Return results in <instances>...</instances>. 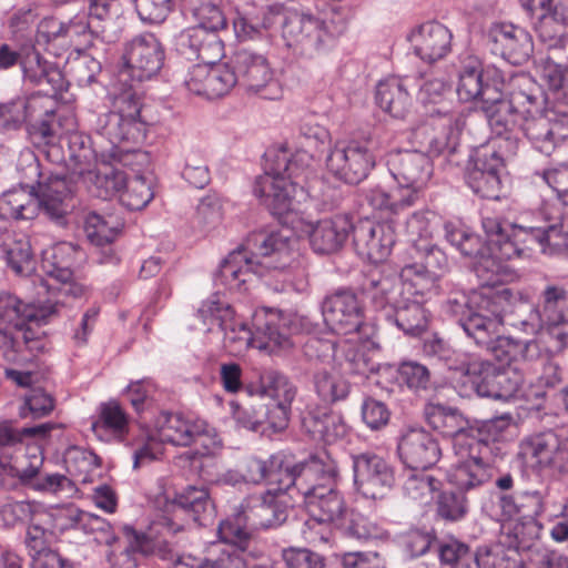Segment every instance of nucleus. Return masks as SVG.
<instances>
[{"label": "nucleus", "instance_id": "nucleus-16", "mask_svg": "<svg viewBox=\"0 0 568 568\" xmlns=\"http://www.w3.org/2000/svg\"><path fill=\"white\" fill-rule=\"evenodd\" d=\"M375 166V156L361 141H339L326 158V168L336 179L347 184L364 181Z\"/></svg>", "mask_w": 568, "mask_h": 568}, {"label": "nucleus", "instance_id": "nucleus-58", "mask_svg": "<svg viewBox=\"0 0 568 568\" xmlns=\"http://www.w3.org/2000/svg\"><path fill=\"white\" fill-rule=\"evenodd\" d=\"M366 200L373 209L386 210L392 213H398L415 204L414 192L406 194L400 187L392 192H387L381 186L372 187L366 193Z\"/></svg>", "mask_w": 568, "mask_h": 568}, {"label": "nucleus", "instance_id": "nucleus-42", "mask_svg": "<svg viewBox=\"0 0 568 568\" xmlns=\"http://www.w3.org/2000/svg\"><path fill=\"white\" fill-rule=\"evenodd\" d=\"M385 320L404 334L417 336L427 329L429 313L423 305V301L406 296L403 303L386 315Z\"/></svg>", "mask_w": 568, "mask_h": 568}, {"label": "nucleus", "instance_id": "nucleus-23", "mask_svg": "<svg viewBox=\"0 0 568 568\" xmlns=\"http://www.w3.org/2000/svg\"><path fill=\"white\" fill-rule=\"evenodd\" d=\"M519 276L513 265H499V324L528 334L527 325L523 322H530L529 296L518 286H505Z\"/></svg>", "mask_w": 568, "mask_h": 568}, {"label": "nucleus", "instance_id": "nucleus-48", "mask_svg": "<svg viewBox=\"0 0 568 568\" xmlns=\"http://www.w3.org/2000/svg\"><path fill=\"white\" fill-rule=\"evenodd\" d=\"M20 68L23 82L31 85H42L47 83L51 84L54 89V83L61 80L59 70L54 64L45 60L34 47L24 49Z\"/></svg>", "mask_w": 568, "mask_h": 568}, {"label": "nucleus", "instance_id": "nucleus-17", "mask_svg": "<svg viewBox=\"0 0 568 568\" xmlns=\"http://www.w3.org/2000/svg\"><path fill=\"white\" fill-rule=\"evenodd\" d=\"M351 458L357 491L365 498H384L395 484L390 463L373 452L354 454Z\"/></svg>", "mask_w": 568, "mask_h": 568}, {"label": "nucleus", "instance_id": "nucleus-27", "mask_svg": "<svg viewBox=\"0 0 568 568\" xmlns=\"http://www.w3.org/2000/svg\"><path fill=\"white\" fill-rule=\"evenodd\" d=\"M396 242L394 225L389 222L359 221L353 227V244L357 254L373 263L385 261Z\"/></svg>", "mask_w": 568, "mask_h": 568}, {"label": "nucleus", "instance_id": "nucleus-56", "mask_svg": "<svg viewBox=\"0 0 568 568\" xmlns=\"http://www.w3.org/2000/svg\"><path fill=\"white\" fill-rule=\"evenodd\" d=\"M412 250L415 252L416 261L408 263V271L424 270V272L438 278L448 271V257L437 245L429 243L414 244Z\"/></svg>", "mask_w": 568, "mask_h": 568}, {"label": "nucleus", "instance_id": "nucleus-63", "mask_svg": "<svg viewBox=\"0 0 568 568\" xmlns=\"http://www.w3.org/2000/svg\"><path fill=\"white\" fill-rule=\"evenodd\" d=\"M275 457H278L281 467L271 469L267 483L276 484L277 488L274 490L278 491L281 498L284 499L285 493L293 490L297 491V479H300L301 463L293 464L281 453L275 454Z\"/></svg>", "mask_w": 568, "mask_h": 568}, {"label": "nucleus", "instance_id": "nucleus-1", "mask_svg": "<svg viewBox=\"0 0 568 568\" xmlns=\"http://www.w3.org/2000/svg\"><path fill=\"white\" fill-rule=\"evenodd\" d=\"M72 253L70 243H61L44 258L45 273L59 283L53 286L41 280V286L50 294L45 302L24 304L16 295L0 292V351L8 363L24 365L43 353L48 339L41 326L59 314L64 297L83 295L84 286L72 281Z\"/></svg>", "mask_w": 568, "mask_h": 568}, {"label": "nucleus", "instance_id": "nucleus-8", "mask_svg": "<svg viewBox=\"0 0 568 568\" xmlns=\"http://www.w3.org/2000/svg\"><path fill=\"white\" fill-rule=\"evenodd\" d=\"M290 250V237L281 232L252 234L244 245L221 262L214 282L230 292H246L253 275L263 276L266 270L284 268Z\"/></svg>", "mask_w": 568, "mask_h": 568}, {"label": "nucleus", "instance_id": "nucleus-36", "mask_svg": "<svg viewBox=\"0 0 568 568\" xmlns=\"http://www.w3.org/2000/svg\"><path fill=\"white\" fill-rule=\"evenodd\" d=\"M423 354L445 368L460 376L467 377L470 372L479 369L478 359H474L468 353L452 348L443 338L437 335L424 341Z\"/></svg>", "mask_w": 568, "mask_h": 568}, {"label": "nucleus", "instance_id": "nucleus-46", "mask_svg": "<svg viewBox=\"0 0 568 568\" xmlns=\"http://www.w3.org/2000/svg\"><path fill=\"white\" fill-rule=\"evenodd\" d=\"M375 100L377 105L394 118H404L412 100L402 79L392 77L378 82Z\"/></svg>", "mask_w": 568, "mask_h": 568}, {"label": "nucleus", "instance_id": "nucleus-2", "mask_svg": "<svg viewBox=\"0 0 568 568\" xmlns=\"http://www.w3.org/2000/svg\"><path fill=\"white\" fill-rule=\"evenodd\" d=\"M444 236L464 256L477 260L474 271L479 281L478 288L469 298L462 296V300H448L449 312L458 315L464 314V308H467L468 315L458 320L459 325L479 347L495 353L497 351V258L494 256L493 245L481 243L480 237L460 222H445Z\"/></svg>", "mask_w": 568, "mask_h": 568}, {"label": "nucleus", "instance_id": "nucleus-50", "mask_svg": "<svg viewBox=\"0 0 568 568\" xmlns=\"http://www.w3.org/2000/svg\"><path fill=\"white\" fill-rule=\"evenodd\" d=\"M399 386H405L417 396H427L435 389V381L430 371L416 361H403L396 368Z\"/></svg>", "mask_w": 568, "mask_h": 568}, {"label": "nucleus", "instance_id": "nucleus-10", "mask_svg": "<svg viewBox=\"0 0 568 568\" xmlns=\"http://www.w3.org/2000/svg\"><path fill=\"white\" fill-rule=\"evenodd\" d=\"M288 517V506L278 491L263 490L250 494L234 508L233 514L221 521L219 535L224 542L235 546L244 555L252 531L282 526Z\"/></svg>", "mask_w": 568, "mask_h": 568}, {"label": "nucleus", "instance_id": "nucleus-60", "mask_svg": "<svg viewBox=\"0 0 568 568\" xmlns=\"http://www.w3.org/2000/svg\"><path fill=\"white\" fill-rule=\"evenodd\" d=\"M154 194L151 184L142 175H134L129 179L120 193V202L131 211L145 207Z\"/></svg>", "mask_w": 568, "mask_h": 568}, {"label": "nucleus", "instance_id": "nucleus-26", "mask_svg": "<svg viewBox=\"0 0 568 568\" xmlns=\"http://www.w3.org/2000/svg\"><path fill=\"white\" fill-rule=\"evenodd\" d=\"M397 452L408 469L427 470L440 458L442 449L437 439L419 427L405 429L399 436Z\"/></svg>", "mask_w": 568, "mask_h": 568}, {"label": "nucleus", "instance_id": "nucleus-20", "mask_svg": "<svg viewBox=\"0 0 568 568\" xmlns=\"http://www.w3.org/2000/svg\"><path fill=\"white\" fill-rule=\"evenodd\" d=\"M521 454L540 471L568 474V435L552 430L527 437L520 445Z\"/></svg>", "mask_w": 568, "mask_h": 568}, {"label": "nucleus", "instance_id": "nucleus-40", "mask_svg": "<svg viewBox=\"0 0 568 568\" xmlns=\"http://www.w3.org/2000/svg\"><path fill=\"white\" fill-rule=\"evenodd\" d=\"M45 103H51L47 95L32 94L28 98H17L0 103V130L11 131L19 129L37 113L41 114Z\"/></svg>", "mask_w": 568, "mask_h": 568}, {"label": "nucleus", "instance_id": "nucleus-21", "mask_svg": "<svg viewBox=\"0 0 568 568\" xmlns=\"http://www.w3.org/2000/svg\"><path fill=\"white\" fill-rule=\"evenodd\" d=\"M389 173L406 194L414 192L415 202L433 174L429 158L423 151L394 150L386 156Z\"/></svg>", "mask_w": 568, "mask_h": 568}, {"label": "nucleus", "instance_id": "nucleus-61", "mask_svg": "<svg viewBox=\"0 0 568 568\" xmlns=\"http://www.w3.org/2000/svg\"><path fill=\"white\" fill-rule=\"evenodd\" d=\"M400 276L405 282V294L410 298L425 297L436 294L439 278L424 272V270H409L408 264L402 268Z\"/></svg>", "mask_w": 568, "mask_h": 568}, {"label": "nucleus", "instance_id": "nucleus-18", "mask_svg": "<svg viewBox=\"0 0 568 568\" xmlns=\"http://www.w3.org/2000/svg\"><path fill=\"white\" fill-rule=\"evenodd\" d=\"M321 310L326 326L335 334L349 335L364 328V306L351 288H338L326 295Z\"/></svg>", "mask_w": 568, "mask_h": 568}, {"label": "nucleus", "instance_id": "nucleus-25", "mask_svg": "<svg viewBox=\"0 0 568 568\" xmlns=\"http://www.w3.org/2000/svg\"><path fill=\"white\" fill-rule=\"evenodd\" d=\"M236 79L230 59L220 64L215 62L193 65L184 82L190 92L214 99L225 95L237 85Z\"/></svg>", "mask_w": 568, "mask_h": 568}, {"label": "nucleus", "instance_id": "nucleus-45", "mask_svg": "<svg viewBox=\"0 0 568 568\" xmlns=\"http://www.w3.org/2000/svg\"><path fill=\"white\" fill-rule=\"evenodd\" d=\"M524 9L530 14L539 12L541 18L538 33L545 43L558 38L551 34L549 27L551 22L560 24L568 23V0H519Z\"/></svg>", "mask_w": 568, "mask_h": 568}, {"label": "nucleus", "instance_id": "nucleus-28", "mask_svg": "<svg viewBox=\"0 0 568 568\" xmlns=\"http://www.w3.org/2000/svg\"><path fill=\"white\" fill-rule=\"evenodd\" d=\"M174 49L189 61H201L199 64L215 63L224 57V43L219 34L201 27H191L176 34Z\"/></svg>", "mask_w": 568, "mask_h": 568}, {"label": "nucleus", "instance_id": "nucleus-15", "mask_svg": "<svg viewBox=\"0 0 568 568\" xmlns=\"http://www.w3.org/2000/svg\"><path fill=\"white\" fill-rule=\"evenodd\" d=\"M165 50L154 33L143 32L124 43L119 82H143L158 75L164 65Z\"/></svg>", "mask_w": 568, "mask_h": 568}, {"label": "nucleus", "instance_id": "nucleus-35", "mask_svg": "<svg viewBox=\"0 0 568 568\" xmlns=\"http://www.w3.org/2000/svg\"><path fill=\"white\" fill-rule=\"evenodd\" d=\"M468 185L483 199L497 200V149L481 145L475 152Z\"/></svg>", "mask_w": 568, "mask_h": 568}, {"label": "nucleus", "instance_id": "nucleus-33", "mask_svg": "<svg viewBox=\"0 0 568 568\" xmlns=\"http://www.w3.org/2000/svg\"><path fill=\"white\" fill-rule=\"evenodd\" d=\"M98 135L106 139L111 146L121 148L123 142L139 144L145 141L146 131L142 122H131L123 114L114 110L101 113L94 122Z\"/></svg>", "mask_w": 568, "mask_h": 568}, {"label": "nucleus", "instance_id": "nucleus-38", "mask_svg": "<svg viewBox=\"0 0 568 568\" xmlns=\"http://www.w3.org/2000/svg\"><path fill=\"white\" fill-rule=\"evenodd\" d=\"M176 511L187 515L199 526H209L215 517V506L205 487L187 486L173 500Z\"/></svg>", "mask_w": 568, "mask_h": 568}, {"label": "nucleus", "instance_id": "nucleus-9", "mask_svg": "<svg viewBox=\"0 0 568 568\" xmlns=\"http://www.w3.org/2000/svg\"><path fill=\"white\" fill-rule=\"evenodd\" d=\"M499 568H524L523 552L532 547L541 531L536 519L544 511L541 495L499 496Z\"/></svg>", "mask_w": 568, "mask_h": 568}, {"label": "nucleus", "instance_id": "nucleus-43", "mask_svg": "<svg viewBox=\"0 0 568 568\" xmlns=\"http://www.w3.org/2000/svg\"><path fill=\"white\" fill-rule=\"evenodd\" d=\"M248 395L270 396L271 402L292 404L297 394L295 384L283 373L267 369L258 375V383L246 384Z\"/></svg>", "mask_w": 568, "mask_h": 568}, {"label": "nucleus", "instance_id": "nucleus-54", "mask_svg": "<svg viewBox=\"0 0 568 568\" xmlns=\"http://www.w3.org/2000/svg\"><path fill=\"white\" fill-rule=\"evenodd\" d=\"M17 171L20 175V186L29 187L39 192H41V186L55 178L65 179L67 181H72L75 184L72 176L52 173L47 175L41 169L39 159L30 150L21 152L17 163Z\"/></svg>", "mask_w": 568, "mask_h": 568}, {"label": "nucleus", "instance_id": "nucleus-4", "mask_svg": "<svg viewBox=\"0 0 568 568\" xmlns=\"http://www.w3.org/2000/svg\"><path fill=\"white\" fill-rule=\"evenodd\" d=\"M427 424L444 436L453 437L457 463L448 473V480L460 490H468L493 476L497 450V416L478 423L466 432L462 414L442 404H427L424 408Z\"/></svg>", "mask_w": 568, "mask_h": 568}, {"label": "nucleus", "instance_id": "nucleus-6", "mask_svg": "<svg viewBox=\"0 0 568 568\" xmlns=\"http://www.w3.org/2000/svg\"><path fill=\"white\" fill-rule=\"evenodd\" d=\"M539 89L532 79L525 73L510 77L507 84L499 89V126H505V134L499 130V149L501 142L510 155L518 148L515 131L519 130L541 154L550 155L559 140L568 139V114L564 113L550 124L546 119L529 121V116L539 112L541 100Z\"/></svg>", "mask_w": 568, "mask_h": 568}, {"label": "nucleus", "instance_id": "nucleus-59", "mask_svg": "<svg viewBox=\"0 0 568 568\" xmlns=\"http://www.w3.org/2000/svg\"><path fill=\"white\" fill-rule=\"evenodd\" d=\"M336 528L345 537L361 542L378 539L384 536L382 527L371 521L367 517L355 513H347Z\"/></svg>", "mask_w": 568, "mask_h": 568}, {"label": "nucleus", "instance_id": "nucleus-11", "mask_svg": "<svg viewBox=\"0 0 568 568\" xmlns=\"http://www.w3.org/2000/svg\"><path fill=\"white\" fill-rule=\"evenodd\" d=\"M75 194V184L65 179H51L41 186V192L20 186L4 192L0 197V219L3 232L7 231L8 217L32 220L39 211L59 225L65 224L69 210L68 201Z\"/></svg>", "mask_w": 568, "mask_h": 568}, {"label": "nucleus", "instance_id": "nucleus-14", "mask_svg": "<svg viewBox=\"0 0 568 568\" xmlns=\"http://www.w3.org/2000/svg\"><path fill=\"white\" fill-rule=\"evenodd\" d=\"M158 437L161 443L174 446L200 444L201 449L187 450L184 456L194 463L203 457L214 456L222 443L214 428L201 418L186 417L182 414L165 413L158 422Z\"/></svg>", "mask_w": 568, "mask_h": 568}, {"label": "nucleus", "instance_id": "nucleus-19", "mask_svg": "<svg viewBox=\"0 0 568 568\" xmlns=\"http://www.w3.org/2000/svg\"><path fill=\"white\" fill-rule=\"evenodd\" d=\"M538 349V342L499 335V400L517 398L524 383L518 357H531Z\"/></svg>", "mask_w": 568, "mask_h": 568}, {"label": "nucleus", "instance_id": "nucleus-12", "mask_svg": "<svg viewBox=\"0 0 568 568\" xmlns=\"http://www.w3.org/2000/svg\"><path fill=\"white\" fill-rule=\"evenodd\" d=\"M346 29L345 22L324 20L310 12H291L284 21V39L287 47L313 58L333 47L335 39Z\"/></svg>", "mask_w": 568, "mask_h": 568}, {"label": "nucleus", "instance_id": "nucleus-62", "mask_svg": "<svg viewBox=\"0 0 568 568\" xmlns=\"http://www.w3.org/2000/svg\"><path fill=\"white\" fill-rule=\"evenodd\" d=\"M489 90V85L483 84L481 70L476 61L465 65L459 73V81L456 89L458 98L468 102L483 97Z\"/></svg>", "mask_w": 568, "mask_h": 568}, {"label": "nucleus", "instance_id": "nucleus-13", "mask_svg": "<svg viewBox=\"0 0 568 568\" xmlns=\"http://www.w3.org/2000/svg\"><path fill=\"white\" fill-rule=\"evenodd\" d=\"M528 334L546 331L547 349L551 355L568 347V292L554 284L547 285L540 294L538 307L531 304L530 322H523Z\"/></svg>", "mask_w": 568, "mask_h": 568}, {"label": "nucleus", "instance_id": "nucleus-32", "mask_svg": "<svg viewBox=\"0 0 568 568\" xmlns=\"http://www.w3.org/2000/svg\"><path fill=\"white\" fill-rule=\"evenodd\" d=\"M542 221L540 224L517 225L509 224L515 232L526 233L540 247L544 254L548 255H568V227L561 222V216H549L544 209L540 213Z\"/></svg>", "mask_w": 568, "mask_h": 568}, {"label": "nucleus", "instance_id": "nucleus-30", "mask_svg": "<svg viewBox=\"0 0 568 568\" xmlns=\"http://www.w3.org/2000/svg\"><path fill=\"white\" fill-rule=\"evenodd\" d=\"M237 85L245 91L258 93L274 80L268 59L250 49H239L230 58Z\"/></svg>", "mask_w": 568, "mask_h": 568}, {"label": "nucleus", "instance_id": "nucleus-24", "mask_svg": "<svg viewBox=\"0 0 568 568\" xmlns=\"http://www.w3.org/2000/svg\"><path fill=\"white\" fill-rule=\"evenodd\" d=\"M359 291L384 317L389 315L390 311L403 303L407 296L405 294V282L400 274L378 267L364 274Z\"/></svg>", "mask_w": 568, "mask_h": 568}, {"label": "nucleus", "instance_id": "nucleus-52", "mask_svg": "<svg viewBox=\"0 0 568 568\" xmlns=\"http://www.w3.org/2000/svg\"><path fill=\"white\" fill-rule=\"evenodd\" d=\"M123 227L122 220L114 215H101L91 212L84 221V232L93 245L103 246L112 243Z\"/></svg>", "mask_w": 568, "mask_h": 568}, {"label": "nucleus", "instance_id": "nucleus-37", "mask_svg": "<svg viewBox=\"0 0 568 568\" xmlns=\"http://www.w3.org/2000/svg\"><path fill=\"white\" fill-rule=\"evenodd\" d=\"M141 82L129 81L128 84L119 82V73L113 83V110L123 114L131 122H142L148 132L149 128L154 125L156 120L149 116V108L141 102V92L138 85Z\"/></svg>", "mask_w": 568, "mask_h": 568}, {"label": "nucleus", "instance_id": "nucleus-64", "mask_svg": "<svg viewBox=\"0 0 568 568\" xmlns=\"http://www.w3.org/2000/svg\"><path fill=\"white\" fill-rule=\"evenodd\" d=\"M479 369L467 376L474 390L479 397L497 399V366L487 361H477Z\"/></svg>", "mask_w": 568, "mask_h": 568}, {"label": "nucleus", "instance_id": "nucleus-31", "mask_svg": "<svg viewBox=\"0 0 568 568\" xmlns=\"http://www.w3.org/2000/svg\"><path fill=\"white\" fill-rule=\"evenodd\" d=\"M354 223L347 215L338 214L307 225L310 245L320 255L338 252L346 243Z\"/></svg>", "mask_w": 568, "mask_h": 568}, {"label": "nucleus", "instance_id": "nucleus-49", "mask_svg": "<svg viewBox=\"0 0 568 568\" xmlns=\"http://www.w3.org/2000/svg\"><path fill=\"white\" fill-rule=\"evenodd\" d=\"M1 254L7 266L17 275L27 276L34 271L30 239L26 235H7L1 243Z\"/></svg>", "mask_w": 568, "mask_h": 568}, {"label": "nucleus", "instance_id": "nucleus-7", "mask_svg": "<svg viewBox=\"0 0 568 568\" xmlns=\"http://www.w3.org/2000/svg\"><path fill=\"white\" fill-rule=\"evenodd\" d=\"M311 151H285L276 155L275 166L255 179L253 193L280 223H293L296 205L308 197L307 183L314 171Z\"/></svg>", "mask_w": 568, "mask_h": 568}, {"label": "nucleus", "instance_id": "nucleus-22", "mask_svg": "<svg viewBox=\"0 0 568 568\" xmlns=\"http://www.w3.org/2000/svg\"><path fill=\"white\" fill-rule=\"evenodd\" d=\"M134 153L130 149L113 148L101 152L100 168L95 173L87 170L84 178L88 175L92 181L90 193L102 200H110L115 195H120L126 183V174L120 166L132 164Z\"/></svg>", "mask_w": 568, "mask_h": 568}, {"label": "nucleus", "instance_id": "nucleus-51", "mask_svg": "<svg viewBox=\"0 0 568 568\" xmlns=\"http://www.w3.org/2000/svg\"><path fill=\"white\" fill-rule=\"evenodd\" d=\"M312 381L315 393L325 404L345 400L351 393V383L336 372L316 371Z\"/></svg>", "mask_w": 568, "mask_h": 568}, {"label": "nucleus", "instance_id": "nucleus-39", "mask_svg": "<svg viewBox=\"0 0 568 568\" xmlns=\"http://www.w3.org/2000/svg\"><path fill=\"white\" fill-rule=\"evenodd\" d=\"M336 477L337 468L333 464H324L317 458L301 462L297 494L306 501L310 497L321 494L320 489L336 486Z\"/></svg>", "mask_w": 568, "mask_h": 568}, {"label": "nucleus", "instance_id": "nucleus-44", "mask_svg": "<svg viewBox=\"0 0 568 568\" xmlns=\"http://www.w3.org/2000/svg\"><path fill=\"white\" fill-rule=\"evenodd\" d=\"M500 57L511 65L525 63L532 51L530 36L511 23H499Z\"/></svg>", "mask_w": 568, "mask_h": 568}, {"label": "nucleus", "instance_id": "nucleus-41", "mask_svg": "<svg viewBox=\"0 0 568 568\" xmlns=\"http://www.w3.org/2000/svg\"><path fill=\"white\" fill-rule=\"evenodd\" d=\"M321 494L310 497L304 501L307 511L314 520L321 524H331L335 528L342 519L347 515L348 510L345 506L342 494L333 486L328 489H320Z\"/></svg>", "mask_w": 568, "mask_h": 568}, {"label": "nucleus", "instance_id": "nucleus-55", "mask_svg": "<svg viewBox=\"0 0 568 568\" xmlns=\"http://www.w3.org/2000/svg\"><path fill=\"white\" fill-rule=\"evenodd\" d=\"M440 481L422 469H407L403 484L404 495L420 505L429 504L439 490Z\"/></svg>", "mask_w": 568, "mask_h": 568}, {"label": "nucleus", "instance_id": "nucleus-57", "mask_svg": "<svg viewBox=\"0 0 568 568\" xmlns=\"http://www.w3.org/2000/svg\"><path fill=\"white\" fill-rule=\"evenodd\" d=\"M54 102L45 103L42 113H37L32 120H28V133L30 139L38 144H53L60 133V124L53 110Z\"/></svg>", "mask_w": 568, "mask_h": 568}, {"label": "nucleus", "instance_id": "nucleus-53", "mask_svg": "<svg viewBox=\"0 0 568 568\" xmlns=\"http://www.w3.org/2000/svg\"><path fill=\"white\" fill-rule=\"evenodd\" d=\"M69 520L72 527L95 535V540L100 544L112 547L119 540L112 525L98 515L72 509L69 511Z\"/></svg>", "mask_w": 568, "mask_h": 568}, {"label": "nucleus", "instance_id": "nucleus-47", "mask_svg": "<svg viewBox=\"0 0 568 568\" xmlns=\"http://www.w3.org/2000/svg\"><path fill=\"white\" fill-rule=\"evenodd\" d=\"M452 94L450 85L443 79H427L420 85L417 100L423 105L425 114L429 116H455L452 113L453 104L448 100Z\"/></svg>", "mask_w": 568, "mask_h": 568}, {"label": "nucleus", "instance_id": "nucleus-29", "mask_svg": "<svg viewBox=\"0 0 568 568\" xmlns=\"http://www.w3.org/2000/svg\"><path fill=\"white\" fill-rule=\"evenodd\" d=\"M463 126L464 120L460 116L440 118L438 124L426 123L418 126L413 132V138L430 159L445 152H456Z\"/></svg>", "mask_w": 568, "mask_h": 568}, {"label": "nucleus", "instance_id": "nucleus-5", "mask_svg": "<svg viewBox=\"0 0 568 568\" xmlns=\"http://www.w3.org/2000/svg\"><path fill=\"white\" fill-rule=\"evenodd\" d=\"M539 89L532 79L525 73L510 77L507 84L499 89V126H505V134L499 130V149L501 142L510 155L518 148L515 131L519 130L541 154L550 155L559 140L568 139V114L564 113L550 124L546 119L529 121V116L539 112L541 100Z\"/></svg>", "mask_w": 568, "mask_h": 568}, {"label": "nucleus", "instance_id": "nucleus-34", "mask_svg": "<svg viewBox=\"0 0 568 568\" xmlns=\"http://www.w3.org/2000/svg\"><path fill=\"white\" fill-rule=\"evenodd\" d=\"M452 32L436 21L423 23L410 36L414 52L428 63L447 55L452 48Z\"/></svg>", "mask_w": 568, "mask_h": 568}, {"label": "nucleus", "instance_id": "nucleus-3", "mask_svg": "<svg viewBox=\"0 0 568 568\" xmlns=\"http://www.w3.org/2000/svg\"><path fill=\"white\" fill-rule=\"evenodd\" d=\"M197 316L207 331L217 327L223 334L224 347L232 354H241L250 346L268 354L288 349L293 345L292 335L310 329L306 317L271 307L257 308L248 327L219 292L202 302Z\"/></svg>", "mask_w": 568, "mask_h": 568}]
</instances>
